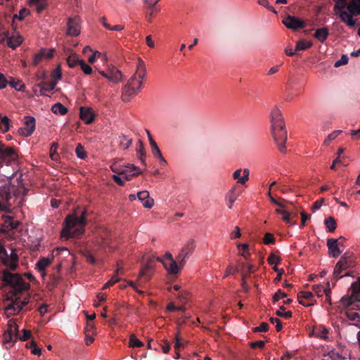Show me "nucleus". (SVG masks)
I'll return each instance as SVG.
<instances>
[{"mask_svg": "<svg viewBox=\"0 0 360 360\" xmlns=\"http://www.w3.org/2000/svg\"><path fill=\"white\" fill-rule=\"evenodd\" d=\"M86 209H83L80 214L75 211V213L68 214L63 222L61 238L68 239L83 235L86 224Z\"/></svg>", "mask_w": 360, "mask_h": 360, "instance_id": "nucleus-1", "label": "nucleus"}, {"mask_svg": "<svg viewBox=\"0 0 360 360\" xmlns=\"http://www.w3.org/2000/svg\"><path fill=\"white\" fill-rule=\"evenodd\" d=\"M271 134L278 150L285 152V142L287 141V130L284 119L281 110L275 106L271 112Z\"/></svg>", "mask_w": 360, "mask_h": 360, "instance_id": "nucleus-2", "label": "nucleus"}, {"mask_svg": "<svg viewBox=\"0 0 360 360\" xmlns=\"http://www.w3.org/2000/svg\"><path fill=\"white\" fill-rule=\"evenodd\" d=\"M146 76V68L145 63L139 58L135 74L131 77L127 84L122 89V98L123 101H129L131 96H135L138 94L141 88V85Z\"/></svg>", "mask_w": 360, "mask_h": 360, "instance_id": "nucleus-3", "label": "nucleus"}, {"mask_svg": "<svg viewBox=\"0 0 360 360\" xmlns=\"http://www.w3.org/2000/svg\"><path fill=\"white\" fill-rule=\"evenodd\" d=\"M28 303V300H20L19 295L15 292H8L3 300V304L6 316L18 314Z\"/></svg>", "mask_w": 360, "mask_h": 360, "instance_id": "nucleus-4", "label": "nucleus"}, {"mask_svg": "<svg viewBox=\"0 0 360 360\" xmlns=\"http://www.w3.org/2000/svg\"><path fill=\"white\" fill-rule=\"evenodd\" d=\"M2 281L12 288V290L9 292H15L16 295L27 291L30 288V285L26 283L18 274H12L4 271L3 272Z\"/></svg>", "mask_w": 360, "mask_h": 360, "instance_id": "nucleus-5", "label": "nucleus"}, {"mask_svg": "<svg viewBox=\"0 0 360 360\" xmlns=\"http://www.w3.org/2000/svg\"><path fill=\"white\" fill-rule=\"evenodd\" d=\"M347 11H342L340 13V20L349 27H354L356 24V20L354 16L360 15V4L351 0L347 6Z\"/></svg>", "mask_w": 360, "mask_h": 360, "instance_id": "nucleus-6", "label": "nucleus"}, {"mask_svg": "<svg viewBox=\"0 0 360 360\" xmlns=\"http://www.w3.org/2000/svg\"><path fill=\"white\" fill-rule=\"evenodd\" d=\"M349 295H344L340 302L344 308H353L356 302H360V281L353 282L349 289Z\"/></svg>", "mask_w": 360, "mask_h": 360, "instance_id": "nucleus-7", "label": "nucleus"}, {"mask_svg": "<svg viewBox=\"0 0 360 360\" xmlns=\"http://www.w3.org/2000/svg\"><path fill=\"white\" fill-rule=\"evenodd\" d=\"M14 186L10 184H5L0 186V211L10 212L11 206V200L12 193L14 191Z\"/></svg>", "mask_w": 360, "mask_h": 360, "instance_id": "nucleus-8", "label": "nucleus"}, {"mask_svg": "<svg viewBox=\"0 0 360 360\" xmlns=\"http://www.w3.org/2000/svg\"><path fill=\"white\" fill-rule=\"evenodd\" d=\"M17 158L18 154L16 151L11 147L5 146L0 141V168L3 166L4 163L9 165L12 162L15 161Z\"/></svg>", "mask_w": 360, "mask_h": 360, "instance_id": "nucleus-9", "label": "nucleus"}, {"mask_svg": "<svg viewBox=\"0 0 360 360\" xmlns=\"http://www.w3.org/2000/svg\"><path fill=\"white\" fill-rule=\"evenodd\" d=\"M155 261L153 257H150L147 259V262L143 264L139 274V281L140 282H148L152 277L153 270L155 266Z\"/></svg>", "mask_w": 360, "mask_h": 360, "instance_id": "nucleus-10", "label": "nucleus"}, {"mask_svg": "<svg viewBox=\"0 0 360 360\" xmlns=\"http://www.w3.org/2000/svg\"><path fill=\"white\" fill-rule=\"evenodd\" d=\"M24 127L18 129L20 135L24 136H31L35 129V119L32 116H27L25 117Z\"/></svg>", "mask_w": 360, "mask_h": 360, "instance_id": "nucleus-11", "label": "nucleus"}, {"mask_svg": "<svg viewBox=\"0 0 360 360\" xmlns=\"http://www.w3.org/2000/svg\"><path fill=\"white\" fill-rule=\"evenodd\" d=\"M98 72L100 75L113 83H118L122 79V74L121 71L115 67L109 68L106 72L98 71Z\"/></svg>", "mask_w": 360, "mask_h": 360, "instance_id": "nucleus-12", "label": "nucleus"}, {"mask_svg": "<svg viewBox=\"0 0 360 360\" xmlns=\"http://www.w3.org/2000/svg\"><path fill=\"white\" fill-rule=\"evenodd\" d=\"M156 261L161 262L163 264L165 269L167 271L168 274H178L180 272L181 269L182 268L179 266V264H177V262L174 259L171 261H167L165 259H163L160 257H156Z\"/></svg>", "mask_w": 360, "mask_h": 360, "instance_id": "nucleus-13", "label": "nucleus"}, {"mask_svg": "<svg viewBox=\"0 0 360 360\" xmlns=\"http://www.w3.org/2000/svg\"><path fill=\"white\" fill-rule=\"evenodd\" d=\"M283 23L287 28L293 30L305 27V22L303 20L292 15H288V17L283 20Z\"/></svg>", "mask_w": 360, "mask_h": 360, "instance_id": "nucleus-14", "label": "nucleus"}, {"mask_svg": "<svg viewBox=\"0 0 360 360\" xmlns=\"http://www.w3.org/2000/svg\"><path fill=\"white\" fill-rule=\"evenodd\" d=\"M80 19L76 16L70 18L68 21V34L73 37L78 36L80 33Z\"/></svg>", "mask_w": 360, "mask_h": 360, "instance_id": "nucleus-15", "label": "nucleus"}, {"mask_svg": "<svg viewBox=\"0 0 360 360\" xmlns=\"http://www.w3.org/2000/svg\"><path fill=\"white\" fill-rule=\"evenodd\" d=\"M340 240H343V238L341 237L339 239L328 238L327 240L329 254L332 255L333 257H338L341 254V251L338 247L340 244Z\"/></svg>", "mask_w": 360, "mask_h": 360, "instance_id": "nucleus-16", "label": "nucleus"}, {"mask_svg": "<svg viewBox=\"0 0 360 360\" xmlns=\"http://www.w3.org/2000/svg\"><path fill=\"white\" fill-rule=\"evenodd\" d=\"M53 56V49L46 50L41 49L40 51L34 56L32 65L36 66L41 63L44 58H51Z\"/></svg>", "mask_w": 360, "mask_h": 360, "instance_id": "nucleus-17", "label": "nucleus"}, {"mask_svg": "<svg viewBox=\"0 0 360 360\" xmlns=\"http://www.w3.org/2000/svg\"><path fill=\"white\" fill-rule=\"evenodd\" d=\"M124 174H121L120 175H122L126 181L132 179V178L138 176L141 173L139 169L134 165L124 166Z\"/></svg>", "mask_w": 360, "mask_h": 360, "instance_id": "nucleus-18", "label": "nucleus"}, {"mask_svg": "<svg viewBox=\"0 0 360 360\" xmlns=\"http://www.w3.org/2000/svg\"><path fill=\"white\" fill-rule=\"evenodd\" d=\"M79 117L86 124H89L94 120L95 115L92 108L81 107Z\"/></svg>", "mask_w": 360, "mask_h": 360, "instance_id": "nucleus-19", "label": "nucleus"}, {"mask_svg": "<svg viewBox=\"0 0 360 360\" xmlns=\"http://www.w3.org/2000/svg\"><path fill=\"white\" fill-rule=\"evenodd\" d=\"M249 174L248 169H238L233 172V177L234 179L238 180V183L245 184L249 179Z\"/></svg>", "mask_w": 360, "mask_h": 360, "instance_id": "nucleus-20", "label": "nucleus"}, {"mask_svg": "<svg viewBox=\"0 0 360 360\" xmlns=\"http://www.w3.org/2000/svg\"><path fill=\"white\" fill-rule=\"evenodd\" d=\"M137 197L146 208H151L153 206L154 200L150 198L149 192L143 191L137 193Z\"/></svg>", "mask_w": 360, "mask_h": 360, "instance_id": "nucleus-21", "label": "nucleus"}, {"mask_svg": "<svg viewBox=\"0 0 360 360\" xmlns=\"http://www.w3.org/2000/svg\"><path fill=\"white\" fill-rule=\"evenodd\" d=\"M314 295L309 291H301L297 294V299L299 303L304 307H309L314 304V302H304V300L307 301L313 302Z\"/></svg>", "mask_w": 360, "mask_h": 360, "instance_id": "nucleus-22", "label": "nucleus"}, {"mask_svg": "<svg viewBox=\"0 0 360 360\" xmlns=\"http://www.w3.org/2000/svg\"><path fill=\"white\" fill-rule=\"evenodd\" d=\"M57 84V81L44 82L36 85V87H39V95L45 96L46 92H51L53 91Z\"/></svg>", "mask_w": 360, "mask_h": 360, "instance_id": "nucleus-23", "label": "nucleus"}, {"mask_svg": "<svg viewBox=\"0 0 360 360\" xmlns=\"http://www.w3.org/2000/svg\"><path fill=\"white\" fill-rule=\"evenodd\" d=\"M51 263V259L47 257H41L36 264V269L41 272V276H45L44 270Z\"/></svg>", "mask_w": 360, "mask_h": 360, "instance_id": "nucleus-24", "label": "nucleus"}, {"mask_svg": "<svg viewBox=\"0 0 360 360\" xmlns=\"http://www.w3.org/2000/svg\"><path fill=\"white\" fill-rule=\"evenodd\" d=\"M328 35V30L327 27H324L317 29L314 34V37L320 42L323 43L327 39Z\"/></svg>", "mask_w": 360, "mask_h": 360, "instance_id": "nucleus-25", "label": "nucleus"}, {"mask_svg": "<svg viewBox=\"0 0 360 360\" xmlns=\"http://www.w3.org/2000/svg\"><path fill=\"white\" fill-rule=\"evenodd\" d=\"M312 333L313 335L316 338H320L323 340L328 339L327 335L328 333V331L326 329V328L324 327L323 326L314 327Z\"/></svg>", "mask_w": 360, "mask_h": 360, "instance_id": "nucleus-26", "label": "nucleus"}, {"mask_svg": "<svg viewBox=\"0 0 360 360\" xmlns=\"http://www.w3.org/2000/svg\"><path fill=\"white\" fill-rule=\"evenodd\" d=\"M352 257H353L352 253L345 252L340 257L339 261H341L342 259H343V261H342V266L344 268L347 269V268L352 267L354 266V261Z\"/></svg>", "mask_w": 360, "mask_h": 360, "instance_id": "nucleus-27", "label": "nucleus"}, {"mask_svg": "<svg viewBox=\"0 0 360 360\" xmlns=\"http://www.w3.org/2000/svg\"><path fill=\"white\" fill-rule=\"evenodd\" d=\"M23 39L20 35H12L11 37L8 38L7 41V45L13 49H15L18 46H20L22 43Z\"/></svg>", "mask_w": 360, "mask_h": 360, "instance_id": "nucleus-28", "label": "nucleus"}, {"mask_svg": "<svg viewBox=\"0 0 360 360\" xmlns=\"http://www.w3.org/2000/svg\"><path fill=\"white\" fill-rule=\"evenodd\" d=\"M151 148V151H152V153L153 155V156L156 158H158L160 161V163L162 165H167V161L165 159V158L163 157L158 144L157 145H154L153 143V146L150 147Z\"/></svg>", "mask_w": 360, "mask_h": 360, "instance_id": "nucleus-29", "label": "nucleus"}, {"mask_svg": "<svg viewBox=\"0 0 360 360\" xmlns=\"http://www.w3.org/2000/svg\"><path fill=\"white\" fill-rule=\"evenodd\" d=\"M335 6L334 11L336 12V14L339 15L340 18V13L342 11H345V8H347V0H334Z\"/></svg>", "mask_w": 360, "mask_h": 360, "instance_id": "nucleus-30", "label": "nucleus"}, {"mask_svg": "<svg viewBox=\"0 0 360 360\" xmlns=\"http://www.w3.org/2000/svg\"><path fill=\"white\" fill-rule=\"evenodd\" d=\"M236 189H237L236 186L232 187L231 189L229 191V193L226 195V198L229 202V208H230V209L232 208L233 204L238 195V194H237L236 193Z\"/></svg>", "mask_w": 360, "mask_h": 360, "instance_id": "nucleus-31", "label": "nucleus"}, {"mask_svg": "<svg viewBox=\"0 0 360 360\" xmlns=\"http://www.w3.org/2000/svg\"><path fill=\"white\" fill-rule=\"evenodd\" d=\"M51 110L53 113L61 115H64L68 112V108L60 103L54 104L51 108Z\"/></svg>", "mask_w": 360, "mask_h": 360, "instance_id": "nucleus-32", "label": "nucleus"}, {"mask_svg": "<svg viewBox=\"0 0 360 360\" xmlns=\"http://www.w3.org/2000/svg\"><path fill=\"white\" fill-rule=\"evenodd\" d=\"M312 46V43L310 41H307L304 39H301L297 41L295 46V51L298 52L300 51L306 50L310 48Z\"/></svg>", "mask_w": 360, "mask_h": 360, "instance_id": "nucleus-33", "label": "nucleus"}, {"mask_svg": "<svg viewBox=\"0 0 360 360\" xmlns=\"http://www.w3.org/2000/svg\"><path fill=\"white\" fill-rule=\"evenodd\" d=\"M8 329L7 332H10L15 334V336H18L19 329L18 326L15 323L14 319H10L7 323Z\"/></svg>", "mask_w": 360, "mask_h": 360, "instance_id": "nucleus-34", "label": "nucleus"}, {"mask_svg": "<svg viewBox=\"0 0 360 360\" xmlns=\"http://www.w3.org/2000/svg\"><path fill=\"white\" fill-rule=\"evenodd\" d=\"M136 151L139 154V159L141 162L146 165L145 158H146V152L144 149V146L143 142L141 140L138 141V146H136Z\"/></svg>", "mask_w": 360, "mask_h": 360, "instance_id": "nucleus-35", "label": "nucleus"}, {"mask_svg": "<svg viewBox=\"0 0 360 360\" xmlns=\"http://www.w3.org/2000/svg\"><path fill=\"white\" fill-rule=\"evenodd\" d=\"M342 261L343 259H342L341 261H338L335 266L333 271V276L336 280L339 279L342 276H341V273L342 272L343 270L346 269V268H344L342 266Z\"/></svg>", "mask_w": 360, "mask_h": 360, "instance_id": "nucleus-36", "label": "nucleus"}, {"mask_svg": "<svg viewBox=\"0 0 360 360\" xmlns=\"http://www.w3.org/2000/svg\"><path fill=\"white\" fill-rule=\"evenodd\" d=\"M325 225L328 232H333L336 229V221L333 217L325 219Z\"/></svg>", "mask_w": 360, "mask_h": 360, "instance_id": "nucleus-37", "label": "nucleus"}, {"mask_svg": "<svg viewBox=\"0 0 360 360\" xmlns=\"http://www.w3.org/2000/svg\"><path fill=\"white\" fill-rule=\"evenodd\" d=\"M75 53L69 56L67 58V63L70 68H75L76 65H79L80 61Z\"/></svg>", "mask_w": 360, "mask_h": 360, "instance_id": "nucleus-38", "label": "nucleus"}, {"mask_svg": "<svg viewBox=\"0 0 360 360\" xmlns=\"http://www.w3.org/2000/svg\"><path fill=\"white\" fill-rule=\"evenodd\" d=\"M1 122H0V128L3 132H6L9 130V126H10V120L8 117L1 116Z\"/></svg>", "mask_w": 360, "mask_h": 360, "instance_id": "nucleus-39", "label": "nucleus"}, {"mask_svg": "<svg viewBox=\"0 0 360 360\" xmlns=\"http://www.w3.org/2000/svg\"><path fill=\"white\" fill-rule=\"evenodd\" d=\"M120 269H117V272L115 274H114L112 276V277L110 278V280H109L103 287V289H106L112 285H113L114 284H115L117 282H118L120 281V278L118 277L117 276V274L118 272L120 271Z\"/></svg>", "mask_w": 360, "mask_h": 360, "instance_id": "nucleus-40", "label": "nucleus"}, {"mask_svg": "<svg viewBox=\"0 0 360 360\" xmlns=\"http://www.w3.org/2000/svg\"><path fill=\"white\" fill-rule=\"evenodd\" d=\"M129 347H141L143 345V343L137 339L135 335L131 334L129 337Z\"/></svg>", "mask_w": 360, "mask_h": 360, "instance_id": "nucleus-41", "label": "nucleus"}, {"mask_svg": "<svg viewBox=\"0 0 360 360\" xmlns=\"http://www.w3.org/2000/svg\"><path fill=\"white\" fill-rule=\"evenodd\" d=\"M8 83L13 88H15L18 91H22V89L24 88V84L22 81L18 79L16 80L14 78H11Z\"/></svg>", "mask_w": 360, "mask_h": 360, "instance_id": "nucleus-42", "label": "nucleus"}, {"mask_svg": "<svg viewBox=\"0 0 360 360\" xmlns=\"http://www.w3.org/2000/svg\"><path fill=\"white\" fill-rule=\"evenodd\" d=\"M120 144L124 149H127L131 145L132 140L126 136H120Z\"/></svg>", "mask_w": 360, "mask_h": 360, "instance_id": "nucleus-43", "label": "nucleus"}, {"mask_svg": "<svg viewBox=\"0 0 360 360\" xmlns=\"http://www.w3.org/2000/svg\"><path fill=\"white\" fill-rule=\"evenodd\" d=\"M190 255H188L187 253L184 252L182 250L179 253L177 256V260L179 262V266L181 267H183L184 265L186 264L187 259L189 257Z\"/></svg>", "mask_w": 360, "mask_h": 360, "instance_id": "nucleus-44", "label": "nucleus"}, {"mask_svg": "<svg viewBox=\"0 0 360 360\" xmlns=\"http://www.w3.org/2000/svg\"><path fill=\"white\" fill-rule=\"evenodd\" d=\"M111 170L116 173L117 174L120 175L121 174H124V166H121L119 162H115L110 166Z\"/></svg>", "mask_w": 360, "mask_h": 360, "instance_id": "nucleus-45", "label": "nucleus"}, {"mask_svg": "<svg viewBox=\"0 0 360 360\" xmlns=\"http://www.w3.org/2000/svg\"><path fill=\"white\" fill-rule=\"evenodd\" d=\"M22 335H20L18 334V336H15V341L17 340V339L20 340L21 341H27L32 337V332L27 329H23L22 330Z\"/></svg>", "mask_w": 360, "mask_h": 360, "instance_id": "nucleus-46", "label": "nucleus"}, {"mask_svg": "<svg viewBox=\"0 0 360 360\" xmlns=\"http://www.w3.org/2000/svg\"><path fill=\"white\" fill-rule=\"evenodd\" d=\"M29 13V10L25 8H23L20 10L18 14H15L13 15V21H15L16 19L19 20H22Z\"/></svg>", "mask_w": 360, "mask_h": 360, "instance_id": "nucleus-47", "label": "nucleus"}, {"mask_svg": "<svg viewBox=\"0 0 360 360\" xmlns=\"http://www.w3.org/2000/svg\"><path fill=\"white\" fill-rule=\"evenodd\" d=\"M31 3L32 5L36 6V9L39 13L43 11L46 6L45 0H31Z\"/></svg>", "mask_w": 360, "mask_h": 360, "instance_id": "nucleus-48", "label": "nucleus"}, {"mask_svg": "<svg viewBox=\"0 0 360 360\" xmlns=\"http://www.w3.org/2000/svg\"><path fill=\"white\" fill-rule=\"evenodd\" d=\"M285 309L284 306H281L279 308V310H278L276 312V314L279 317H283L285 319H289L292 316V312L290 311H284Z\"/></svg>", "mask_w": 360, "mask_h": 360, "instance_id": "nucleus-49", "label": "nucleus"}, {"mask_svg": "<svg viewBox=\"0 0 360 360\" xmlns=\"http://www.w3.org/2000/svg\"><path fill=\"white\" fill-rule=\"evenodd\" d=\"M75 153L77 158L80 159H84L86 157V153L85 151L84 148L82 146V144L79 143L75 149Z\"/></svg>", "mask_w": 360, "mask_h": 360, "instance_id": "nucleus-50", "label": "nucleus"}, {"mask_svg": "<svg viewBox=\"0 0 360 360\" xmlns=\"http://www.w3.org/2000/svg\"><path fill=\"white\" fill-rule=\"evenodd\" d=\"M51 77L53 78L52 81H59L62 78V72L60 66L58 65L56 69H54L51 72Z\"/></svg>", "mask_w": 360, "mask_h": 360, "instance_id": "nucleus-51", "label": "nucleus"}, {"mask_svg": "<svg viewBox=\"0 0 360 360\" xmlns=\"http://www.w3.org/2000/svg\"><path fill=\"white\" fill-rule=\"evenodd\" d=\"M160 0H143V2L150 10L158 13L160 9L156 7V4Z\"/></svg>", "mask_w": 360, "mask_h": 360, "instance_id": "nucleus-52", "label": "nucleus"}, {"mask_svg": "<svg viewBox=\"0 0 360 360\" xmlns=\"http://www.w3.org/2000/svg\"><path fill=\"white\" fill-rule=\"evenodd\" d=\"M195 248V243L193 240H190L187 244L181 249L184 252L187 253L188 255H191Z\"/></svg>", "mask_w": 360, "mask_h": 360, "instance_id": "nucleus-53", "label": "nucleus"}, {"mask_svg": "<svg viewBox=\"0 0 360 360\" xmlns=\"http://www.w3.org/2000/svg\"><path fill=\"white\" fill-rule=\"evenodd\" d=\"M3 336L4 345L11 344L13 342H15V339L13 340V336H15V334L5 331Z\"/></svg>", "mask_w": 360, "mask_h": 360, "instance_id": "nucleus-54", "label": "nucleus"}, {"mask_svg": "<svg viewBox=\"0 0 360 360\" xmlns=\"http://www.w3.org/2000/svg\"><path fill=\"white\" fill-rule=\"evenodd\" d=\"M263 242L265 245L274 244L276 242V239L273 234L270 233H266L264 236Z\"/></svg>", "mask_w": 360, "mask_h": 360, "instance_id": "nucleus-55", "label": "nucleus"}, {"mask_svg": "<svg viewBox=\"0 0 360 360\" xmlns=\"http://www.w3.org/2000/svg\"><path fill=\"white\" fill-rule=\"evenodd\" d=\"M81 70L85 73L86 75H91L92 73V68L90 65L86 64L84 60H82L79 63Z\"/></svg>", "mask_w": 360, "mask_h": 360, "instance_id": "nucleus-56", "label": "nucleus"}, {"mask_svg": "<svg viewBox=\"0 0 360 360\" xmlns=\"http://www.w3.org/2000/svg\"><path fill=\"white\" fill-rule=\"evenodd\" d=\"M347 317L348 319L354 321H360V316L359 314L355 311H348L346 313Z\"/></svg>", "mask_w": 360, "mask_h": 360, "instance_id": "nucleus-57", "label": "nucleus"}, {"mask_svg": "<svg viewBox=\"0 0 360 360\" xmlns=\"http://www.w3.org/2000/svg\"><path fill=\"white\" fill-rule=\"evenodd\" d=\"M267 261L269 262V264H275V265H277L278 264H280L281 262V259L279 257H278L277 255L271 253L268 259H267Z\"/></svg>", "mask_w": 360, "mask_h": 360, "instance_id": "nucleus-58", "label": "nucleus"}, {"mask_svg": "<svg viewBox=\"0 0 360 360\" xmlns=\"http://www.w3.org/2000/svg\"><path fill=\"white\" fill-rule=\"evenodd\" d=\"M348 60H349V58H348V56L345 54H343L342 56H341V58L338 60H337L335 64H334V66L335 68H339L342 65H346L348 63Z\"/></svg>", "mask_w": 360, "mask_h": 360, "instance_id": "nucleus-59", "label": "nucleus"}, {"mask_svg": "<svg viewBox=\"0 0 360 360\" xmlns=\"http://www.w3.org/2000/svg\"><path fill=\"white\" fill-rule=\"evenodd\" d=\"M257 2L259 5L266 8L269 11L273 12L274 13H277V11L274 8V7L269 5L268 0H258Z\"/></svg>", "mask_w": 360, "mask_h": 360, "instance_id": "nucleus-60", "label": "nucleus"}, {"mask_svg": "<svg viewBox=\"0 0 360 360\" xmlns=\"http://www.w3.org/2000/svg\"><path fill=\"white\" fill-rule=\"evenodd\" d=\"M269 330V324L266 322H262L259 326L253 328L254 332H266Z\"/></svg>", "mask_w": 360, "mask_h": 360, "instance_id": "nucleus-61", "label": "nucleus"}, {"mask_svg": "<svg viewBox=\"0 0 360 360\" xmlns=\"http://www.w3.org/2000/svg\"><path fill=\"white\" fill-rule=\"evenodd\" d=\"M330 283L327 282V287L323 289V293L326 296V301L328 302L331 305V297H330Z\"/></svg>", "mask_w": 360, "mask_h": 360, "instance_id": "nucleus-62", "label": "nucleus"}, {"mask_svg": "<svg viewBox=\"0 0 360 360\" xmlns=\"http://www.w3.org/2000/svg\"><path fill=\"white\" fill-rule=\"evenodd\" d=\"M287 296L286 293L283 292L281 290H278L277 292L273 296V302H278L281 297H285Z\"/></svg>", "mask_w": 360, "mask_h": 360, "instance_id": "nucleus-63", "label": "nucleus"}, {"mask_svg": "<svg viewBox=\"0 0 360 360\" xmlns=\"http://www.w3.org/2000/svg\"><path fill=\"white\" fill-rule=\"evenodd\" d=\"M4 221L3 226H4L7 231H9L10 226L12 224V221H13V218L11 216H5L4 217Z\"/></svg>", "mask_w": 360, "mask_h": 360, "instance_id": "nucleus-64", "label": "nucleus"}]
</instances>
